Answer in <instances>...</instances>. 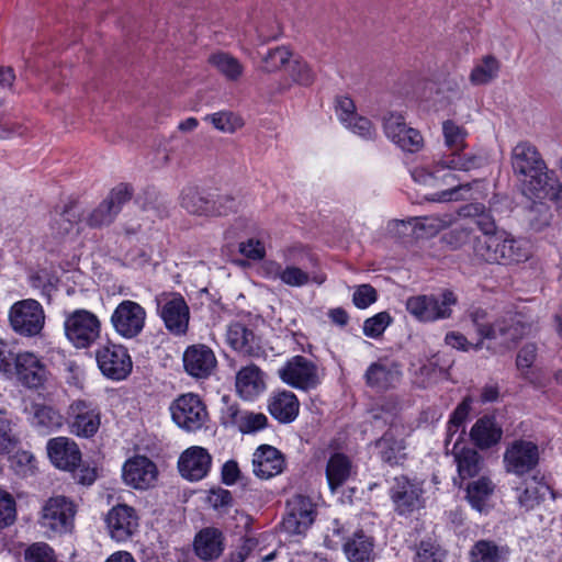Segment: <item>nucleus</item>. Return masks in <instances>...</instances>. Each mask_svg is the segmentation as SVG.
<instances>
[{
	"instance_id": "obj_1",
	"label": "nucleus",
	"mask_w": 562,
	"mask_h": 562,
	"mask_svg": "<svg viewBox=\"0 0 562 562\" xmlns=\"http://www.w3.org/2000/svg\"><path fill=\"white\" fill-rule=\"evenodd\" d=\"M441 130L443 144L450 151L439 155L431 165L420 164L411 170L415 183L439 190L428 198L439 203L463 199L462 193L470 191V186L460 183L458 172H469L485 162L480 154L464 153L469 133L463 125L446 120Z\"/></svg>"
},
{
	"instance_id": "obj_2",
	"label": "nucleus",
	"mask_w": 562,
	"mask_h": 562,
	"mask_svg": "<svg viewBox=\"0 0 562 562\" xmlns=\"http://www.w3.org/2000/svg\"><path fill=\"white\" fill-rule=\"evenodd\" d=\"M459 215L465 218H477L473 223L484 236L476 240L475 254L488 263H519L531 256V245L526 239H516L505 232L492 233L494 223L486 215V209L481 203H471L459 209Z\"/></svg>"
},
{
	"instance_id": "obj_3",
	"label": "nucleus",
	"mask_w": 562,
	"mask_h": 562,
	"mask_svg": "<svg viewBox=\"0 0 562 562\" xmlns=\"http://www.w3.org/2000/svg\"><path fill=\"white\" fill-rule=\"evenodd\" d=\"M486 312L481 308H476L470 314L472 324L480 336L477 342L469 341L464 335L458 331H450L445 337L446 344L461 351L480 350L483 347V340L488 339L497 341L504 349H509L529 330L518 315L506 316L492 325L486 323Z\"/></svg>"
},
{
	"instance_id": "obj_4",
	"label": "nucleus",
	"mask_w": 562,
	"mask_h": 562,
	"mask_svg": "<svg viewBox=\"0 0 562 562\" xmlns=\"http://www.w3.org/2000/svg\"><path fill=\"white\" fill-rule=\"evenodd\" d=\"M512 167L521 182L524 193L540 196L548 184V175L536 147L528 142L518 143L512 150Z\"/></svg>"
},
{
	"instance_id": "obj_5",
	"label": "nucleus",
	"mask_w": 562,
	"mask_h": 562,
	"mask_svg": "<svg viewBox=\"0 0 562 562\" xmlns=\"http://www.w3.org/2000/svg\"><path fill=\"white\" fill-rule=\"evenodd\" d=\"M101 321L89 310L77 308L65 315L64 331L77 349L90 348L101 336Z\"/></svg>"
},
{
	"instance_id": "obj_6",
	"label": "nucleus",
	"mask_w": 562,
	"mask_h": 562,
	"mask_svg": "<svg viewBox=\"0 0 562 562\" xmlns=\"http://www.w3.org/2000/svg\"><path fill=\"white\" fill-rule=\"evenodd\" d=\"M45 312L34 299H24L11 305L8 319L12 330L22 337L40 336L45 325Z\"/></svg>"
},
{
	"instance_id": "obj_7",
	"label": "nucleus",
	"mask_w": 562,
	"mask_h": 562,
	"mask_svg": "<svg viewBox=\"0 0 562 562\" xmlns=\"http://www.w3.org/2000/svg\"><path fill=\"white\" fill-rule=\"evenodd\" d=\"M173 423L187 432L202 429L209 422L206 405L198 394L179 395L169 407Z\"/></svg>"
},
{
	"instance_id": "obj_8",
	"label": "nucleus",
	"mask_w": 562,
	"mask_h": 562,
	"mask_svg": "<svg viewBox=\"0 0 562 562\" xmlns=\"http://www.w3.org/2000/svg\"><path fill=\"white\" fill-rule=\"evenodd\" d=\"M180 205L193 215L217 216L233 210L235 201L228 194L204 195L196 187L187 186L180 193Z\"/></svg>"
},
{
	"instance_id": "obj_9",
	"label": "nucleus",
	"mask_w": 562,
	"mask_h": 562,
	"mask_svg": "<svg viewBox=\"0 0 562 562\" xmlns=\"http://www.w3.org/2000/svg\"><path fill=\"white\" fill-rule=\"evenodd\" d=\"M457 303V296L451 291L436 295H415L406 301V310L419 322L430 323L449 318L451 307Z\"/></svg>"
},
{
	"instance_id": "obj_10",
	"label": "nucleus",
	"mask_w": 562,
	"mask_h": 562,
	"mask_svg": "<svg viewBox=\"0 0 562 562\" xmlns=\"http://www.w3.org/2000/svg\"><path fill=\"white\" fill-rule=\"evenodd\" d=\"M323 375L319 368L303 356L292 357L279 369L282 382L302 391L316 389L321 384Z\"/></svg>"
},
{
	"instance_id": "obj_11",
	"label": "nucleus",
	"mask_w": 562,
	"mask_h": 562,
	"mask_svg": "<svg viewBox=\"0 0 562 562\" xmlns=\"http://www.w3.org/2000/svg\"><path fill=\"white\" fill-rule=\"evenodd\" d=\"M78 505L70 498L58 495L50 497L42 509V527L54 533H67L74 529Z\"/></svg>"
},
{
	"instance_id": "obj_12",
	"label": "nucleus",
	"mask_w": 562,
	"mask_h": 562,
	"mask_svg": "<svg viewBox=\"0 0 562 562\" xmlns=\"http://www.w3.org/2000/svg\"><path fill=\"white\" fill-rule=\"evenodd\" d=\"M50 378L52 373L43 358L33 351H20L12 380L29 390H41L46 387Z\"/></svg>"
},
{
	"instance_id": "obj_13",
	"label": "nucleus",
	"mask_w": 562,
	"mask_h": 562,
	"mask_svg": "<svg viewBox=\"0 0 562 562\" xmlns=\"http://www.w3.org/2000/svg\"><path fill=\"white\" fill-rule=\"evenodd\" d=\"M220 422L225 428L250 434L263 429L267 426L268 418L262 413L243 409L238 403L223 396Z\"/></svg>"
},
{
	"instance_id": "obj_14",
	"label": "nucleus",
	"mask_w": 562,
	"mask_h": 562,
	"mask_svg": "<svg viewBox=\"0 0 562 562\" xmlns=\"http://www.w3.org/2000/svg\"><path fill=\"white\" fill-rule=\"evenodd\" d=\"M95 360L102 374L113 381H122L132 372L133 362L126 348L104 344L95 350Z\"/></svg>"
},
{
	"instance_id": "obj_15",
	"label": "nucleus",
	"mask_w": 562,
	"mask_h": 562,
	"mask_svg": "<svg viewBox=\"0 0 562 562\" xmlns=\"http://www.w3.org/2000/svg\"><path fill=\"white\" fill-rule=\"evenodd\" d=\"M146 317V310L139 303L124 300L114 308L110 321L117 335L132 339L143 331Z\"/></svg>"
},
{
	"instance_id": "obj_16",
	"label": "nucleus",
	"mask_w": 562,
	"mask_h": 562,
	"mask_svg": "<svg viewBox=\"0 0 562 562\" xmlns=\"http://www.w3.org/2000/svg\"><path fill=\"white\" fill-rule=\"evenodd\" d=\"M159 315L167 330L175 336H184L189 328L190 310L179 293H166L158 300Z\"/></svg>"
},
{
	"instance_id": "obj_17",
	"label": "nucleus",
	"mask_w": 562,
	"mask_h": 562,
	"mask_svg": "<svg viewBox=\"0 0 562 562\" xmlns=\"http://www.w3.org/2000/svg\"><path fill=\"white\" fill-rule=\"evenodd\" d=\"M390 497L400 515L412 514L425 506L423 483L406 476L394 477Z\"/></svg>"
},
{
	"instance_id": "obj_18",
	"label": "nucleus",
	"mask_w": 562,
	"mask_h": 562,
	"mask_svg": "<svg viewBox=\"0 0 562 562\" xmlns=\"http://www.w3.org/2000/svg\"><path fill=\"white\" fill-rule=\"evenodd\" d=\"M106 530L112 540L122 543L138 532L139 516L135 508L126 504L113 506L104 518Z\"/></svg>"
},
{
	"instance_id": "obj_19",
	"label": "nucleus",
	"mask_w": 562,
	"mask_h": 562,
	"mask_svg": "<svg viewBox=\"0 0 562 562\" xmlns=\"http://www.w3.org/2000/svg\"><path fill=\"white\" fill-rule=\"evenodd\" d=\"M383 128L386 137L405 151L416 153L424 146L422 134L408 126L401 113H387L383 117Z\"/></svg>"
},
{
	"instance_id": "obj_20",
	"label": "nucleus",
	"mask_w": 562,
	"mask_h": 562,
	"mask_svg": "<svg viewBox=\"0 0 562 562\" xmlns=\"http://www.w3.org/2000/svg\"><path fill=\"white\" fill-rule=\"evenodd\" d=\"M335 114L341 125L350 133L366 140L375 138V126L368 117L357 112V106L349 97L342 95L336 99Z\"/></svg>"
},
{
	"instance_id": "obj_21",
	"label": "nucleus",
	"mask_w": 562,
	"mask_h": 562,
	"mask_svg": "<svg viewBox=\"0 0 562 562\" xmlns=\"http://www.w3.org/2000/svg\"><path fill=\"white\" fill-rule=\"evenodd\" d=\"M283 529L290 535H303L314 522L316 507L313 501L304 495H295L288 501Z\"/></svg>"
},
{
	"instance_id": "obj_22",
	"label": "nucleus",
	"mask_w": 562,
	"mask_h": 562,
	"mask_svg": "<svg viewBox=\"0 0 562 562\" xmlns=\"http://www.w3.org/2000/svg\"><path fill=\"white\" fill-rule=\"evenodd\" d=\"M503 461L508 473L524 475L539 462L538 446L527 440H515L506 448Z\"/></svg>"
},
{
	"instance_id": "obj_23",
	"label": "nucleus",
	"mask_w": 562,
	"mask_h": 562,
	"mask_svg": "<svg viewBox=\"0 0 562 562\" xmlns=\"http://www.w3.org/2000/svg\"><path fill=\"white\" fill-rule=\"evenodd\" d=\"M70 432L82 438L97 434L101 425V413L97 405L83 400L75 401L69 407Z\"/></svg>"
},
{
	"instance_id": "obj_24",
	"label": "nucleus",
	"mask_w": 562,
	"mask_h": 562,
	"mask_svg": "<svg viewBox=\"0 0 562 562\" xmlns=\"http://www.w3.org/2000/svg\"><path fill=\"white\" fill-rule=\"evenodd\" d=\"M212 456L201 446H191L178 459L180 475L189 482H199L207 476L212 468Z\"/></svg>"
},
{
	"instance_id": "obj_25",
	"label": "nucleus",
	"mask_w": 562,
	"mask_h": 562,
	"mask_svg": "<svg viewBox=\"0 0 562 562\" xmlns=\"http://www.w3.org/2000/svg\"><path fill=\"white\" fill-rule=\"evenodd\" d=\"M122 477L126 485L135 490H147L155 485L158 479L156 464L144 456H136L125 461Z\"/></svg>"
},
{
	"instance_id": "obj_26",
	"label": "nucleus",
	"mask_w": 562,
	"mask_h": 562,
	"mask_svg": "<svg viewBox=\"0 0 562 562\" xmlns=\"http://www.w3.org/2000/svg\"><path fill=\"white\" fill-rule=\"evenodd\" d=\"M47 456L53 465L64 471H75L81 461L78 445L68 437H55L47 441Z\"/></svg>"
},
{
	"instance_id": "obj_27",
	"label": "nucleus",
	"mask_w": 562,
	"mask_h": 562,
	"mask_svg": "<svg viewBox=\"0 0 562 562\" xmlns=\"http://www.w3.org/2000/svg\"><path fill=\"white\" fill-rule=\"evenodd\" d=\"M404 428L401 425H392L384 435L376 440L375 448L380 459L389 465L402 464L406 459V445Z\"/></svg>"
},
{
	"instance_id": "obj_28",
	"label": "nucleus",
	"mask_w": 562,
	"mask_h": 562,
	"mask_svg": "<svg viewBox=\"0 0 562 562\" xmlns=\"http://www.w3.org/2000/svg\"><path fill=\"white\" fill-rule=\"evenodd\" d=\"M262 276L271 281H280L291 288H303L311 281L308 272L295 265H282L276 260H267L261 266Z\"/></svg>"
},
{
	"instance_id": "obj_29",
	"label": "nucleus",
	"mask_w": 562,
	"mask_h": 562,
	"mask_svg": "<svg viewBox=\"0 0 562 562\" xmlns=\"http://www.w3.org/2000/svg\"><path fill=\"white\" fill-rule=\"evenodd\" d=\"M266 373L255 364L240 368L235 378L237 394L245 401H255L267 389Z\"/></svg>"
},
{
	"instance_id": "obj_30",
	"label": "nucleus",
	"mask_w": 562,
	"mask_h": 562,
	"mask_svg": "<svg viewBox=\"0 0 562 562\" xmlns=\"http://www.w3.org/2000/svg\"><path fill=\"white\" fill-rule=\"evenodd\" d=\"M216 358L211 348L205 345H193L183 353L186 371L194 378H207L216 367Z\"/></svg>"
},
{
	"instance_id": "obj_31",
	"label": "nucleus",
	"mask_w": 562,
	"mask_h": 562,
	"mask_svg": "<svg viewBox=\"0 0 562 562\" xmlns=\"http://www.w3.org/2000/svg\"><path fill=\"white\" fill-rule=\"evenodd\" d=\"M284 469V458L274 447L262 445L252 454V472L262 480L280 474Z\"/></svg>"
},
{
	"instance_id": "obj_32",
	"label": "nucleus",
	"mask_w": 562,
	"mask_h": 562,
	"mask_svg": "<svg viewBox=\"0 0 562 562\" xmlns=\"http://www.w3.org/2000/svg\"><path fill=\"white\" fill-rule=\"evenodd\" d=\"M81 210L78 206H68L60 213H55L49 222L52 235L58 239H74L82 231Z\"/></svg>"
},
{
	"instance_id": "obj_33",
	"label": "nucleus",
	"mask_w": 562,
	"mask_h": 562,
	"mask_svg": "<svg viewBox=\"0 0 562 562\" xmlns=\"http://www.w3.org/2000/svg\"><path fill=\"white\" fill-rule=\"evenodd\" d=\"M457 215L445 213L441 215H429L422 217H414L407 221H401L397 225L412 228L413 234L417 238H429L436 236L442 229L453 225L456 223ZM460 217H462L460 215Z\"/></svg>"
},
{
	"instance_id": "obj_34",
	"label": "nucleus",
	"mask_w": 562,
	"mask_h": 562,
	"mask_svg": "<svg viewBox=\"0 0 562 562\" xmlns=\"http://www.w3.org/2000/svg\"><path fill=\"white\" fill-rule=\"evenodd\" d=\"M268 411L280 423L293 422L300 411L296 395L291 391H278L271 394L268 402Z\"/></svg>"
},
{
	"instance_id": "obj_35",
	"label": "nucleus",
	"mask_w": 562,
	"mask_h": 562,
	"mask_svg": "<svg viewBox=\"0 0 562 562\" xmlns=\"http://www.w3.org/2000/svg\"><path fill=\"white\" fill-rule=\"evenodd\" d=\"M344 552L349 562H373L375 560L373 538L357 530L344 543Z\"/></svg>"
},
{
	"instance_id": "obj_36",
	"label": "nucleus",
	"mask_w": 562,
	"mask_h": 562,
	"mask_svg": "<svg viewBox=\"0 0 562 562\" xmlns=\"http://www.w3.org/2000/svg\"><path fill=\"white\" fill-rule=\"evenodd\" d=\"M503 436L502 427L495 418L483 416L472 426L470 437L480 449H487L499 442Z\"/></svg>"
},
{
	"instance_id": "obj_37",
	"label": "nucleus",
	"mask_w": 562,
	"mask_h": 562,
	"mask_svg": "<svg viewBox=\"0 0 562 562\" xmlns=\"http://www.w3.org/2000/svg\"><path fill=\"white\" fill-rule=\"evenodd\" d=\"M194 550L199 558L205 561L217 559L224 550V538L220 530L205 528L194 540Z\"/></svg>"
},
{
	"instance_id": "obj_38",
	"label": "nucleus",
	"mask_w": 562,
	"mask_h": 562,
	"mask_svg": "<svg viewBox=\"0 0 562 562\" xmlns=\"http://www.w3.org/2000/svg\"><path fill=\"white\" fill-rule=\"evenodd\" d=\"M401 376L400 368L391 361L372 363L366 371L367 384L371 387L387 389L395 384Z\"/></svg>"
},
{
	"instance_id": "obj_39",
	"label": "nucleus",
	"mask_w": 562,
	"mask_h": 562,
	"mask_svg": "<svg viewBox=\"0 0 562 562\" xmlns=\"http://www.w3.org/2000/svg\"><path fill=\"white\" fill-rule=\"evenodd\" d=\"M353 472L350 459L340 452L333 453L326 465V479L330 490L334 492L344 485Z\"/></svg>"
},
{
	"instance_id": "obj_40",
	"label": "nucleus",
	"mask_w": 562,
	"mask_h": 562,
	"mask_svg": "<svg viewBox=\"0 0 562 562\" xmlns=\"http://www.w3.org/2000/svg\"><path fill=\"white\" fill-rule=\"evenodd\" d=\"M29 420L35 429L43 434L57 430L63 425V416L59 412L44 404L31 406Z\"/></svg>"
},
{
	"instance_id": "obj_41",
	"label": "nucleus",
	"mask_w": 562,
	"mask_h": 562,
	"mask_svg": "<svg viewBox=\"0 0 562 562\" xmlns=\"http://www.w3.org/2000/svg\"><path fill=\"white\" fill-rule=\"evenodd\" d=\"M209 64L226 80L239 81L245 72L244 64L226 52H216L209 56Z\"/></svg>"
},
{
	"instance_id": "obj_42",
	"label": "nucleus",
	"mask_w": 562,
	"mask_h": 562,
	"mask_svg": "<svg viewBox=\"0 0 562 562\" xmlns=\"http://www.w3.org/2000/svg\"><path fill=\"white\" fill-rule=\"evenodd\" d=\"M226 341L233 349L246 355H251L257 348L254 333L239 322L228 325Z\"/></svg>"
},
{
	"instance_id": "obj_43",
	"label": "nucleus",
	"mask_w": 562,
	"mask_h": 562,
	"mask_svg": "<svg viewBox=\"0 0 562 562\" xmlns=\"http://www.w3.org/2000/svg\"><path fill=\"white\" fill-rule=\"evenodd\" d=\"M499 70V60L493 55H485L475 61L469 80L473 86H485L498 77Z\"/></svg>"
},
{
	"instance_id": "obj_44",
	"label": "nucleus",
	"mask_w": 562,
	"mask_h": 562,
	"mask_svg": "<svg viewBox=\"0 0 562 562\" xmlns=\"http://www.w3.org/2000/svg\"><path fill=\"white\" fill-rule=\"evenodd\" d=\"M495 485L487 476L471 482L467 487V498L471 506L481 512L486 505V502L494 493Z\"/></svg>"
},
{
	"instance_id": "obj_45",
	"label": "nucleus",
	"mask_w": 562,
	"mask_h": 562,
	"mask_svg": "<svg viewBox=\"0 0 562 562\" xmlns=\"http://www.w3.org/2000/svg\"><path fill=\"white\" fill-rule=\"evenodd\" d=\"M454 461L457 463L458 474L461 480L473 477L482 469V457L471 448H463L456 452Z\"/></svg>"
},
{
	"instance_id": "obj_46",
	"label": "nucleus",
	"mask_w": 562,
	"mask_h": 562,
	"mask_svg": "<svg viewBox=\"0 0 562 562\" xmlns=\"http://www.w3.org/2000/svg\"><path fill=\"white\" fill-rule=\"evenodd\" d=\"M504 550L495 542L480 540L474 543L469 552L470 562H501Z\"/></svg>"
},
{
	"instance_id": "obj_47",
	"label": "nucleus",
	"mask_w": 562,
	"mask_h": 562,
	"mask_svg": "<svg viewBox=\"0 0 562 562\" xmlns=\"http://www.w3.org/2000/svg\"><path fill=\"white\" fill-rule=\"evenodd\" d=\"M203 120L211 123L217 131L227 134L236 132L244 125L243 120L231 111H220L207 114Z\"/></svg>"
},
{
	"instance_id": "obj_48",
	"label": "nucleus",
	"mask_w": 562,
	"mask_h": 562,
	"mask_svg": "<svg viewBox=\"0 0 562 562\" xmlns=\"http://www.w3.org/2000/svg\"><path fill=\"white\" fill-rule=\"evenodd\" d=\"M81 213L83 214L81 217L82 224H86L89 227L109 225L116 216L111 210V206H109L104 200L93 210H81Z\"/></svg>"
},
{
	"instance_id": "obj_49",
	"label": "nucleus",
	"mask_w": 562,
	"mask_h": 562,
	"mask_svg": "<svg viewBox=\"0 0 562 562\" xmlns=\"http://www.w3.org/2000/svg\"><path fill=\"white\" fill-rule=\"evenodd\" d=\"M20 351H15L14 346L3 339H0V375L5 380H12L13 370Z\"/></svg>"
},
{
	"instance_id": "obj_50",
	"label": "nucleus",
	"mask_w": 562,
	"mask_h": 562,
	"mask_svg": "<svg viewBox=\"0 0 562 562\" xmlns=\"http://www.w3.org/2000/svg\"><path fill=\"white\" fill-rule=\"evenodd\" d=\"M292 53L284 46L276 47L268 52L262 58V70L266 72H273L283 67L288 69L291 61Z\"/></svg>"
},
{
	"instance_id": "obj_51",
	"label": "nucleus",
	"mask_w": 562,
	"mask_h": 562,
	"mask_svg": "<svg viewBox=\"0 0 562 562\" xmlns=\"http://www.w3.org/2000/svg\"><path fill=\"white\" fill-rule=\"evenodd\" d=\"M288 71L293 81L301 86H310L315 78V75L307 63L299 57L291 58Z\"/></svg>"
},
{
	"instance_id": "obj_52",
	"label": "nucleus",
	"mask_w": 562,
	"mask_h": 562,
	"mask_svg": "<svg viewBox=\"0 0 562 562\" xmlns=\"http://www.w3.org/2000/svg\"><path fill=\"white\" fill-rule=\"evenodd\" d=\"M391 323V315L387 312H380L364 321L362 330L367 337L378 338L382 336Z\"/></svg>"
},
{
	"instance_id": "obj_53",
	"label": "nucleus",
	"mask_w": 562,
	"mask_h": 562,
	"mask_svg": "<svg viewBox=\"0 0 562 562\" xmlns=\"http://www.w3.org/2000/svg\"><path fill=\"white\" fill-rule=\"evenodd\" d=\"M537 357V348L532 344L525 345L518 352L516 359V366L521 374L530 382H535L531 374V367Z\"/></svg>"
},
{
	"instance_id": "obj_54",
	"label": "nucleus",
	"mask_w": 562,
	"mask_h": 562,
	"mask_svg": "<svg viewBox=\"0 0 562 562\" xmlns=\"http://www.w3.org/2000/svg\"><path fill=\"white\" fill-rule=\"evenodd\" d=\"M15 518L16 507L12 495L0 490V529L12 525Z\"/></svg>"
},
{
	"instance_id": "obj_55",
	"label": "nucleus",
	"mask_w": 562,
	"mask_h": 562,
	"mask_svg": "<svg viewBox=\"0 0 562 562\" xmlns=\"http://www.w3.org/2000/svg\"><path fill=\"white\" fill-rule=\"evenodd\" d=\"M25 562H58L54 550L44 542L30 546L25 551Z\"/></svg>"
},
{
	"instance_id": "obj_56",
	"label": "nucleus",
	"mask_w": 562,
	"mask_h": 562,
	"mask_svg": "<svg viewBox=\"0 0 562 562\" xmlns=\"http://www.w3.org/2000/svg\"><path fill=\"white\" fill-rule=\"evenodd\" d=\"M445 552L432 541H422L415 555L416 562H442Z\"/></svg>"
},
{
	"instance_id": "obj_57",
	"label": "nucleus",
	"mask_w": 562,
	"mask_h": 562,
	"mask_svg": "<svg viewBox=\"0 0 562 562\" xmlns=\"http://www.w3.org/2000/svg\"><path fill=\"white\" fill-rule=\"evenodd\" d=\"M13 419L10 414L0 411V453L8 452L14 443Z\"/></svg>"
},
{
	"instance_id": "obj_58",
	"label": "nucleus",
	"mask_w": 562,
	"mask_h": 562,
	"mask_svg": "<svg viewBox=\"0 0 562 562\" xmlns=\"http://www.w3.org/2000/svg\"><path fill=\"white\" fill-rule=\"evenodd\" d=\"M516 498L522 509L531 510L540 504V490L536 485L518 487L516 490Z\"/></svg>"
},
{
	"instance_id": "obj_59",
	"label": "nucleus",
	"mask_w": 562,
	"mask_h": 562,
	"mask_svg": "<svg viewBox=\"0 0 562 562\" xmlns=\"http://www.w3.org/2000/svg\"><path fill=\"white\" fill-rule=\"evenodd\" d=\"M132 192L126 184H119L115 187L110 194L104 199L106 204L111 206V210L115 215L121 211L122 206L130 201Z\"/></svg>"
},
{
	"instance_id": "obj_60",
	"label": "nucleus",
	"mask_w": 562,
	"mask_h": 562,
	"mask_svg": "<svg viewBox=\"0 0 562 562\" xmlns=\"http://www.w3.org/2000/svg\"><path fill=\"white\" fill-rule=\"evenodd\" d=\"M376 291L370 284H361L356 288L352 302L358 308H367L376 301Z\"/></svg>"
},
{
	"instance_id": "obj_61",
	"label": "nucleus",
	"mask_w": 562,
	"mask_h": 562,
	"mask_svg": "<svg viewBox=\"0 0 562 562\" xmlns=\"http://www.w3.org/2000/svg\"><path fill=\"white\" fill-rule=\"evenodd\" d=\"M470 222L457 225L449 234L445 236L446 241L452 246L453 248H458L465 244L471 236L472 233V223Z\"/></svg>"
},
{
	"instance_id": "obj_62",
	"label": "nucleus",
	"mask_w": 562,
	"mask_h": 562,
	"mask_svg": "<svg viewBox=\"0 0 562 562\" xmlns=\"http://www.w3.org/2000/svg\"><path fill=\"white\" fill-rule=\"evenodd\" d=\"M471 397H465L454 409L448 425V431H457L458 428L464 423L467 416L470 413L471 409Z\"/></svg>"
},
{
	"instance_id": "obj_63",
	"label": "nucleus",
	"mask_w": 562,
	"mask_h": 562,
	"mask_svg": "<svg viewBox=\"0 0 562 562\" xmlns=\"http://www.w3.org/2000/svg\"><path fill=\"white\" fill-rule=\"evenodd\" d=\"M239 251L241 255L252 260H260L266 255L263 244L255 238H249L248 240L240 243Z\"/></svg>"
},
{
	"instance_id": "obj_64",
	"label": "nucleus",
	"mask_w": 562,
	"mask_h": 562,
	"mask_svg": "<svg viewBox=\"0 0 562 562\" xmlns=\"http://www.w3.org/2000/svg\"><path fill=\"white\" fill-rule=\"evenodd\" d=\"M34 456L29 451H16L11 457V467L21 474L33 469Z\"/></svg>"
}]
</instances>
